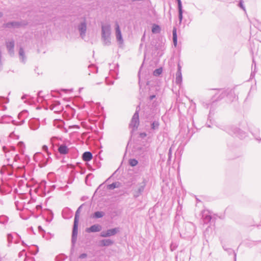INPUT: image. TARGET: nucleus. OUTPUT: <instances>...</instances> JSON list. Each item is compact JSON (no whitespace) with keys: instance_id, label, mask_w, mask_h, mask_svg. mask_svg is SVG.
<instances>
[{"instance_id":"13","label":"nucleus","mask_w":261,"mask_h":261,"mask_svg":"<svg viewBox=\"0 0 261 261\" xmlns=\"http://www.w3.org/2000/svg\"><path fill=\"white\" fill-rule=\"evenodd\" d=\"M49 109L53 110L55 113H59L63 110V107L61 105L59 101H54L50 106Z\"/></svg>"},{"instance_id":"57","label":"nucleus","mask_w":261,"mask_h":261,"mask_svg":"<svg viewBox=\"0 0 261 261\" xmlns=\"http://www.w3.org/2000/svg\"><path fill=\"white\" fill-rule=\"evenodd\" d=\"M7 174L9 175H11L12 174V171L11 170H8L7 171Z\"/></svg>"},{"instance_id":"37","label":"nucleus","mask_w":261,"mask_h":261,"mask_svg":"<svg viewBox=\"0 0 261 261\" xmlns=\"http://www.w3.org/2000/svg\"><path fill=\"white\" fill-rule=\"evenodd\" d=\"M14 236L11 233L7 234V240L9 244L12 243L13 242Z\"/></svg>"},{"instance_id":"33","label":"nucleus","mask_w":261,"mask_h":261,"mask_svg":"<svg viewBox=\"0 0 261 261\" xmlns=\"http://www.w3.org/2000/svg\"><path fill=\"white\" fill-rule=\"evenodd\" d=\"M128 163L129 165L132 167H134L138 164V162L135 159H130L128 161Z\"/></svg>"},{"instance_id":"34","label":"nucleus","mask_w":261,"mask_h":261,"mask_svg":"<svg viewBox=\"0 0 261 261\" xmlns=\"http://www.w3.org/2000/svg\"><path fill=\"white\" fill-rule=\"evenodd\" d=\"M93 177V175L92 173H89L88 174L86 177H85V184L88 185V186H90L91 185V182H89L88 181V179L89 178H92Z\"/></svg>"},{"instance_id":"50","label":"nucleus","mask_w":261,"mask_h":261,"mask_svg":"<svg viewBox=\"0 0 261 261\" xmlns=\"http://www.w3.org/2000/svg\"><path fill=\"white\" fill-rule=\"evenodd\" d=\"M38 230L40 232H45V231L44 230V229L42 228V227L41 226H38Z\"/></svg>"},{"instance_id":"12","label":"nucleus","mask_w":261,"mask_h":261,"mask_svg":"<svg viewBox=\"0 0 261 261\" xmlns=\"http://www.w3.org/2000/svg\"><path fill=\"white\" fill-rule=\"evenodd\" d=\"M119 231V228H114L108 229L107 231H103L100 233V237L106 238L115 235Z\"/></svg>"},{"instance_id":"1","label":"nucleus","mask_w":261,"mask_h":261,"mask_svg":"<svg viewBox=\"0 0 261 261\" xmlns=\"http://www.w3.org/2000/svg\"><path fill=\"white\" fill-rule=\"evenodd\" d=\"M99 103H94L92 101H85L83 103V144L85 141L86 145H88L87 140L90 136L86 135L90 133L89 131L94 129V123L97 121V115L94 113L97 110L100 111Z\"/></svg>"},{"instance_id":"41","label":"nucleus","mask_w":261,"mask_h":261,"mask_svg":"<svg viewBox=\"0 0 261 261\" xmlns=\"http://www.w3.org/2000/svg\"><path fill=\"white\" fill-rule=\"evenodd\" d=\"M78 30L80 33V36H82V22L79 23L78 24Z\"/></svg>"},{"instance_id":"52","label":"nucleus","mask_w":261,"mask_h":261,"mask_svg":"<svg viewBox=\"0 0 261 261\" xmlns=\"http://www.w3.org/2000/svg\"><path fill=\"white\" fill-rule=\"evenodd\" d=\"M36 250L35 251L32 252V254H34V255H36L39 251V248H38V247L37 246H36Z\"/></svg>"},{"instance_id":"45","label":"nucleus","mask_w":261,"mask_h":261,"mask_svg":"<svg viewBox=\"0 0 261 261\" xmlns=\"http://www.w3.org/2000/svg\"><path fill=\"white\" fill-rule=\"evenodd\" d=\"M168 161H170L171 160V156H172V150H171V148H170L169 150V151H168Z\"/></svg>"},{"instance_id":"6","label":"nucleus","mask_w":261,"mask_h":261,"mask_svg":"<svg viewBox=\"0 0 261 261\" xmlns=\"http://www.w3.org/2000/svg\"><path fill=\"white\" fill-rule=\"evenodd\" d=\"M34 161L38 163L40 167L45 166L48 163L51 162V158L48 155L45 156L41 152H37L34 155Z\"/></svg>"},{"instance_id":"22","label":"nucleus","mask_w":261,"mask_h":261,"mask_svg":"<svg viewBox=\"0 0 261 261\" xmlns=\"http://www.w3.org/2000/svg\"><path fill=\"white\" fill-rule=\"evenodd\" d=\"M101 226L99 224H94L90 226L89 228H88L86 231L88 232H99L101 230Z\"/></svg>"},{"instance_id":"8","label":"nucleus","mask_w":261,"mask_h":261,"mask_svg":"<svg viewBox=\"0 0 261 261\" xmlns=\"http://www.w3.org/2000/svg\"><path fill=\"white\" fill-rule=\"evenodd\" d=\"M27 23L24 21H12L3 24V28L5 29H18L26 25Z\"/></svg>"},{"instance_id":"62","label":"nucleus","mask_w":261,"mask_h":261,"mask_svg":"<svg viewBox=\"0 0 261 261\" xmlns=\"http://www.w3.org/2000/svg\"><path fill=\"white\" fill-rule=\"evenodd\" d=\"M87 256V254L86 253H83V258H85Z\"/></svg>"},{"instance_id":"54","label":"nucleus","mask_w":261,"mask_h":261,"mask_svg":"<svg viewBox=\"0 0 261 261\" xmlns=\"http://www.w3.org/2000/svg\"><path fill=\"white\" fill-rule=\"evenodd\" d=\"M3 150L5 152H6L9 151L8 150V148L6 146H5L3 147Z\"/></svg>"},{"instance_id":"25","label":"nucleus","mask_w":261,"mask_h":261,"mask_svg":"<svg viewBox=\"0 0 261 261\" xmlns=\"http://www.w3.org/2000/svg\"><path fill=\"white\" fill-rule=\"evenodd\" d=\"M19 55L20 57V61L23 63L26 62V57L25 56L24 51L22 47H20L19 49Z\"/></svg>"},{"instance_id":"21","label":"nucleus","mask_w":261,"mask_h":261,"mask_svg":"<svg viewBox=\"0 0 261 261\" xmlns=\"http://www.w3.org/2000/svg\"><path fill=\"white\" fill-rule=\"evenodd\" d=\"M177 2V7L178 11V19L179 20V22L181 23L183 18V10L182 7V3L181 0H176Z\"/></svg>"},{"instance_id":"28","label":"nucleus","mask_w":261,"mask_h":261,"mask_svg":"<svg viewBox=\"0 0 261 261\" xmlns=\"http://www.w3.org/2000/svg\"><path fill=\"white\" fill-rule=\"evenodd\" d=\"M121 186V183L119 181L113 182L111 184L107 186V188L109 190H113L115 188H119Z\"/></svg>"},{"instance_id":"55","label":"nucleus","mask_w":261,"mask_h":261,"mask_svg":"<svg viewBox=\"0 0 261 261\" xmlns=\"http://www.w3.org/2000/svg\"><path fill=\"white\" fill-rule=\"evenodd\" d=\"M61 129H62V131L64 133H67L68 131L67 129L64 127H63L62 128H61Z\"/></svg>"},{"instance_id":"30","label":"nucleus","mask_w":261,"mask_h":261,"mask_svg":"<svg viewBox=\"0 0 261 261\" xmlns=\"http://www.w3.org/2000/svg\"><path fill=\"white\" fill-rule=\"evenodd\" d=\"M152 32L154 34L159 33L161 31L160 26L156 24H153L152 27Z\"/></svg>"},{"instance_id":"51","label":"nucleus","mask_w":261,"mask_h":261,"mask_svg":"<svg viewBox=\"0 0 261 261\" xmlns=\"http://www.w3.org/2000/svg\"><path fill=\"white\" fill-rule=\"evenodd\" d=\"M71 114L72 117H74V115L75 114V110L73 109H71Z\"/></svg>"},{"instance_id":"11","label":"nucleus","mask_w":261,"mask_h":261,"mask_svg":"<svg viewBox=\"0 0 261 261\" xmlns=\"http://www.w3.org/2000/svg\"><path fill=\"white\" fill-rule=\"evenodd\" d=\"M222 91L219 99L223 98L225 96H227L231 101L237 99L238 97L236 96L234 91L232 90H221Z\"/></svg>"},{"instance_id":"31","label":"nucleus","mask_w":261,"mask_h":261,"mask_svg":"<svg viewBox=\"0 0 261 261\" xmlns=\"http://www.w3.org/2000/svg\"><path fill=\"white\" fill-rule=\"evenodd\" d=\"M104 213L101 211H97L94 213L93 217L95 218H100L104 216Z\"/></svg>"},{"instance_id":"4","label":"nucleus","mask_w":261,"mask_h":261,"mask_svg":"<svg viewBox=\"0 0 261 261\" xmlns=\"http://www.w3.org/2000/svg\"><path fill=\"white\" fill-rule=\"evenodd\" d=\"M59 141V138L56 137H53L50 139L51 144L53 146H57V151L60 155H64L68 154L70 151L69 143L68 141L60 143Z\"/></svg>"},{"instance_id":"3","label":"nucleus","mask_w":261,"mask_h":261,"mask_svg":"<svg viewBox=\"0 0 261 261\" xmlns=\"http://www.w3.org/2000/svg\"><path fill=\"white\" fill-rule=\"evenodd\" d=\"M56 188V185L46 186V181L42 180L40 182H36L34 186V191L39 196L43 197L46 193H49Z\"/></svg>"},{"instance_id":"14","label":"nucleus","mask_w":261,"mask_h":261,"mask_svg":"<svg viewBox=\"0 0 261 261\" xmlns=\"http://www.w3.org/2000/svg\"><path fill=\"white\" fill-rule=\"evenodd\" d=\"M6 46L10 56L13 57L14 55V40L13 39H12L10 41H6Z\"/></svg>"},{"instance_id":"47","label":"nucleus","mask_w":261,"mask_h":261,"mask_svg":"<svg viewBox=\"0 0 261 261\" xmlns=\"http://www.w3.org/2000/svg\"><path fill=\"white\" fill-rule=\"evenodd\" d=\"M239 6L244 10H245V7L243 4V1L242 0H240L239 4Z\"/></svg>"},{"instance_id":"43","label":"nucleus","mask_w":261,"mask_h":261,"mask_svg":"<svg viewBox=\"0 0 261 261\" xmlns=\"http://www.w3.org/2000/svg\"><path fill=\"white\" fill-rule=\"evenodd\" d=\"M69 129H71V128L80 129V125H70V126H69Z\"/></svg>"},{"instance_id":"32","label":"nucleus","mask_w":261,"mask_h":261,"mask_svg":"<svg viewBox=\"0 0 261 261\" xmlns=\"http://www.w3.org/2000/svg\"><path fill=\"white\" fill-rule=\"evenodd\" d=\"M8 221V218L6 216L2 215L0 216V223L5 224Z\"/></svg>"},{"instance_id":"18","label":"nucleus","mask_w":261,"mask_h":261,"mask_svg":"<svg viewBox=\"0 0 261 261\" xmlns=\"http://www.w3.org/2000/svg\"><path fill=\"white\" fill-rule=\"evenodd\" d=\"M29 125L31 129L36 130L40 126V121L38 119L32 118L29 120Z\"/></svg>"},{"instance_id":"20","label":"nucleus","mask_w":261,"mask_h":261,"mask_svg":"<svg viewBox=\"0 0 261 261\" xmlns=\"http://www.w3.org/2000/svg\"><path fill=\"white\" fill-rule=\"evenodd\" d=\"M160 127V122L159 120H154L152 121L150 123V128L149 132L150 133L156 132Z\"/></svg>"},{"instance_id":"17","label":"nucleus","mask_w":261,"mask_h":261,"mask_svg":"<svg viewBox=\"0 0 261 261\" xmlns=\"http://www.w3.org/2000/svg\"><path fill=\"white\" fill-rule=\"evenodd\" d=\"M73 213L72 211L68 207L64 208L62 212V216L65 219H69L73 216Z\"/></svg>"},{"instance_id":"16","label":"nucleus","mask_w":261,"mask_h":261,"mask_svg":"<svg viewBox=\"0 0 261 261\" xmlns=\"http://www.w3.org/2000/svg\"><path fill=\"white\" fill-rule=\"evenodd\" d=\"M201 218L204 224L208 223L212 219L210 212L207 210L202 211L201 212Z\"/></svg>"},{"instance_id":"38","label":"nucleus","mask_w":261,"mask_h":261,"mask_svg":"<svg viewBox=\"0 0 261 261\" xmlns=\"http://www.w3.org/2000/svg\"><path fill=\"white\" fill-rule=\"evenodd\" d=\"M162 68H158V69H155L153 73H154V75H159L162 73Z\"/></svg>"},{"instance_id":"19","label":"nucleus","mask_w":261,"mask_h":261,"mask_svg":"<svg viewBox=\"0 0 261 261\" xmlns=\"http://www.w3.org/2000/svg\"><path fill=\"white\" fill-rule=\"evenodd\" d=\"M115 30H116V37L117 41L120 43L122 44L123 42L122 38L121 30L117 22L115 23Z\"/></svg>"},{"instance_id":"64","label":"nucleus","mask_w":261,"mask_h":261,"mask_svg":"<svg viewBox=\"0 0 261 261\" xmlns=\"http://www.w3.org/2000/svg\"><path fill=\"white\" fill-rule=\"evenodd\" d=\"M255 139H256V140L259 141H261V139H259V138H255Z\"/></svg>"},{"instance_id":"7","label":"nucleus","mask_w":261,"mask_h":261,"mask_svg":"<svg viewBox=\"0 0 261 261\" xmlns=\"http://www.w3.org/2000/svg\"><path fill=\"white\" fill-rule=\"evenodd\" d=\"M147 180L146 179L143 178L141 182L137 184L133 190V196L135 198H137L141 195L144 190L146 186Z\"/></svg>"},{"instance_id":"24","label":"nucleus","mask_w":261,"mask_h":261,"mask_svg":"<svg viewBox=\"0 0 261 261\" xmlns=\"http://www.w3.org/2000/svg\"><path fill=\"white\" fill-rule=\"evenodd\" d=\"M114 241L111 239H103L100 241L101 246H109L113 244Z\"/></svg>"},{"instance_id":"10","label":"nucleus","mask_w":261,"mask_h":261,"mask_svg":"<svg viewBox=\"0 0 261 261\" xmlns=\"http://www.w3.org/2000/svg\"><path fill=\"white\" fill-rule=\"evenodd\" d=\"M227 132L231 135H234L241 139H242L246 136L245 133L244 131L234 126H231L228 128Z\"/></svg>"},{"instance_id":"27","label":"nucleus","mask_w":261,"mask_h":261,"mask_svg":"<svg viewBox=\"0 0 261 261\" xmlns=\"http://www.w3.org/2000/svg\"><path fill=\"white\" fill-rule=\"evenodd\" d=\"M9 102V99L6 98L3 96H0V105H2V110L5 111L7 109L6 106L3 105L4 103H7Z\"/></svg>"},{"instance_id":"9","label":"nucleus","mask_w":261,"mask_h":261,"mask_svg":"<svg viewBox=\"0 0 261 261\" xmlns=\"http://www.w3.org/2000/svg\"><path fill=\"white\" fill-rule=\"evenodd\" d=\"M140 111V106H138L137 107L135 113L133 116L132 118L130 123L129 124V127L133 129V130H135L138 128V127L139 125V112Z\"/></svg>"},{"instance_id":"46","label":"nucleus","mask_w":261,"mask_h":261,"mask_svg":"<svg viewBox=\"0 0 261 261\" xmlns=\"http://www.w3.org/2000/svg\"><path fill=\"white\" fill-rule=\"evenodd\" d=\"M2 51L0 50V71L2 70Z\"/></svg>"},{"instance_id":"56","label":"nucleus","mask_w":261,"mask_h":261,"mask_svg":"<svg viewBox=\"0 0 261 261\" xmlns=\"http://www.w3.org/2000/svg\"><path fill=\"white\" fill-rule=\"evenodd\" d=\"M155 97V95H152L149 96V99H150V100H152Z\"/></svg>"},{"instance_id":"23","label":"nucleus","mask_w":261,"mask_h":261,"mask_svg":"<svg viewBox=\"0 0 261 261\" xmlns=\"http://www.w3.org/2000/svg\"><path fill=\"white\" fill-rule=\"evenodd\" d=\"M93 158L92 153L90 151H85L83 153V160L86 162L90 161Z\"/></svg>"},{"instance_id":"42","label":"nucleus","mask_w":261,"mask_h":261,"mask_svg":"<svg viewBox=\"0 0 261 261\" xmlns=\"http://www.w3.org/2000/svg\"><path fill=\"white\" fill-rule=\"evenodd\" d=\"M86 31V24L83 20V35L85 33Z\"/></svg>"},{"instance_id":"44","label":"nucleus","mask_w":261,"mask_h":261,"mask_svg":"<svg viewBox=\"0 0 261 261\" xmlns=\"http://www.w3.org/2000/svg\"><path fill=\"white\" fill-rule=\"evenodd\" d=\"M18 145L21 149H23L24 147V144L21 141L18 143Z\"/></svg>"},{"instance_id":"5","label":"nucleus","mask_w":261,"mask_h":261,"mask_svg":"<svg viewBox=\"0 0 261 261\" xmlns=\"http://www.w3.org/2000/svg\"><path fill=\"white\" fill-rule=\"evenodd\" d=\"M111 28L110 24L106 23L101 25V40L103 44L109 46L111 41Z\"/></svg>"},{"instance_id":"61","label":"nucleus","mask_w":261,"mask_h":261,"mask_svg":"<svg viewBox=\"0 0 261 261\" xmlns=\"http://www.w3.org/2000/svg\"><path fill=\"white\" fill-rule=\"evenodd\" d=\"M10 147L11 150H15V147L14 146H11Z\"/></svg>"},{"instance_id":"49","label":"nucleus","mask_w":261,"mask_h":261,"mask_svg":"<svg viewBox=\"0 0 261 261\" xmlns=\"http://www.w3.org/2000/svg\"><path fill=\"white\" fill-rule=\"evenodd\" d=\"M139 135L141 138H144L147 135L145 133H141Z\"/></svg>"},{"instance_id":"40","label":"nucleus","mask_w":261,"mask_h":261,"mask_svg":"<svg viewBox=\"0 0 261 261\" xmlns=\"http://www.w3.org/2000/svg\"><path fill=\"white\" fill-rule=\"evenodd\" d=\"M9 137L10 138H13L14 139H15L16 140H18L19 139V136H17L16 135L14 132H12L11 133H10V135H9Z\"/></svg>"},{"instance_id":"15","label":"nucleus","mask_w":261,"mask_h":261,"mask_svg":"<svg viewBox=\"0 0 261 261\" xmlns=\"http://www.w3.org/2000/svg\"><path fill=\"white\" fill-rule=\"evenodd\" d=\"M181 68V66L179 62H178L177 64V70L176 73L175 83L179 85L181 84L182 81Z\"/></svg>"},{"instance_id":"36","label":"nucleus","mask_w":261,"mask_h":261,"mask_svg":"<svg viewBox=\"0 0 261 261\" xmlns=\"http://www.w3.org/2000/svg\"><path fill=\"white\" fill-rule=\"evenodd\" d=\"M42 149L43 151L46 153V156H48V154L49 156L50 155V153H49L48 151V148L47 146L45 145H43Z\"/></svg>"},{"instance_id":"63","label":"nucleus","mask_w":261,"mask_h":261,"mask_svg":"<svg viewBox=\"0 0 261 261\" xmlns=\"http://www.w3.org/2000/svg\"><path fill=\"white\" fill-rule=\"evenodd\" d=\"M3 15V13L2 12H0V18L2 17Z\"/></svg>"},{"instance_id":"26","label":"nucleus","mask_w":261,"mask_h":261,"mask_svg":"<svg viewBox=\"0 0 261 261\" xmlns=\"http://www.w3.org/2000/svg\"><path fill=\"white\" fill-rule=\"evenodd\" d=\"M12 121V117L8 115H4L0 118V123H8Z\"/></svg>"},{"instance_id":"35","label":"nucleus","mask_w":261,"mask_h":261,"mask_svg":"<svg viewBox=\"0 0 261 261\" xmlns=\"http://www.w3.org/2000/svg\"><path fill=\"white\" fill-rule=\"evenodd\" d=\"M48 213V216L47 218H46V221H47L48 222H50L54 218V214L52 212V211H49Z\"/></svg>"},{"instance_id":"53","label":"nucleus","mask_w":261,"mask_h":261,"mask_svg":"<svg viewBox=\"0 0 261 261\" xmlns=\"http://www.w3.org/2000/svg\"><path fill=\"white\" fill-rule=\"evenodd\" d=\"M28 111L27 110H24L21 112V113H19L18 115V117L19 118L22 114L24 113H27Z\"/></svg>"},{"instance_id":"39","label":"nucleus","mask_w":261,"mask_h":261,"mask_svg":"<svg viewBox=\"0 0 261 261\" xmlns=\"http://www.w3.org/2000/svg\"><path fill=\"white\" fill-rule=\"evenodd\" d=\"M16 236L15 240L14 241V243L15 244H17L19 242V240H20V236L17 233H14V234Z\"/></svg>"},{"instance_id":"2","label":"nucleus","mask_w":261,"mask_h":261,"mask_svg":"<svg viewBox=\"0 0 261 261\" xmlns=\"http://www.w3.org/2000/svg\"><path fill=\"white\" fill-rule=\"evenodd\" d=\"M82 205L76 210L74 218L71 236V248L70 250V261H80L82 259V246L76 243L78 233V226Z\"/></svg>"},{"instance_id":"60","label":"nucleus","mask_w":261,"mask_h":261,"mask_svg":"<svg viewBox=\"0 0 261 261\" xmlns=\"http://www.w3.org/2000/svg\"><path fill=\"white\" fill-rule=\"evenodd\" d=\"M26 96H27V95H22V96L21 97V99H24L26 98Z\"/></svg>"},{"instance_id":"59","label":"nucleus","mask_w":261,"mask_h":261,"mask_svg":"<svg viewBox=\"0 0 261 261\" xmlns=\"http://www.w3.org/2000/svg\"><path fill=\"white\" fill-rule=\"evenodd\" d=\"M21 243H22V245L24 246H27V244L24 242L23 241H21Z\"/></svg>"},{"instance_id":"29","label":"nucleus","mask_w":261,"mask_h":261,"mask_svg":"<svg viewBox=\"0 0 261 261\" xmlns=\"http://www.w3.org/2000/svg\"><path fill=\"white\" fill-rule=\"evenodd\" d=\"M172 35H173V42L174 45L176 46L177 44V36L176 32V28L174 27L172 31Z\"/></svg>"},{"instance_id":"48","label":"nucleus","mask_w":261,"mask_h":261,"mask_svg":"<svg viewBox=\"0 0 261 261\" xmlns=\"http://www.w3.org/2000/svg\"><path fill=\"white\" fill-rule=\"evenodd\" d=\"M61 90L64 91L65 93L70 92L72 91V89H62Z\"/></svg>"},{"instance_id":"58","label":"nucleus","mask_w":261,"mask_h":261,"mask_svg":"<svg viewBox=\"0 0 261 261\" xmlns=\"http://www.w3.org/2000/svg\"><path fill=\"white\" fill-rule=\"evenodd\" d=\"M36 208L38 210V209H40V208H42V206L41 205H37L36 206Z\"/></svg>"}]
</instances>
